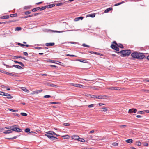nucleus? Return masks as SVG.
Returning a JSON list of instances; mask_svg holds the SVG:
<instances>
[{"instance_id": "6ab92c4d", "label": "nucleus", "mask_w": 149, "mask_h": 149, "mask_svg": "<svg viewBox=\"0 0 149 149\" xmlns=\"http://www.w3.org/2000/svg\"><path fill=\"white\" fill-rule=\"evenodd\" d=\"M39 9H40V7L32 9V11L33 12H35L39 10Z\"/></svg>"}, {"instance_id": "79ce46f5", "label": "nucleus", "mask_w": 149, "mask_h": 149, "mask_svg": "<svg viewBox=\"0 0 149 149\" xmlns=\"http://www.w3.org/2000/svg\"><path fill=\"white\" fill-rule=\"evenodd\" d=\"M45 136H47V137L48 138H49L50 139H51V138H52V136H50V135H48V134H45Z\"/></svg>"}, {"instance_id": "423d86ee", "label": "nucleus", "mask_w": 149, "mask_h": 149, "mask_svg": "<svg viewBox=\"0 0 149 149\" xmlns=\"http://www.w3.org/2000/svg\"><path fill=\"white\" fill-rule=\"evenodd\" d=\"M121 88L119 87H111L109 88H107V89L109 90H119Z\"/></svg>"}, {"instance_id": "72a5a7b5", "label": "nucleus", "mask_w": 149, "mask_h": 149, "mask_svg": "<svg viewBox=\"0 0 149 149\" xmlns=\"http://www.w3.org/2000/svg\"><path fill=\"white\" fill-rule=\"evenodd\" d=\"M124 3V1H122V2H120V3H116V4H115L114 6H118V5H120V4H122L123 3Z\"/></svg>"}, {"instance_id": "bb28decb", "label": "nucleus", "mask_w": 149, "mask_h": 149, "mask_svg": "<svg viewBox=\"0 0 149 149\" xmlns=\"http://www.w3.org/2000/svg\"><path fill=\"white\" fill-rule=\"evenodd\" d=\"M9 18V16L8 15L4 16L3 17H1V19H8Z\"/></svg>"}, {"instance_id": "13d9d810", "label": "nucleus", "mask_w": 149, "mask_h": 149, "mask_svg": "<svg viewBox=\"0 0 149 149\" xmlns=\"http://www.w3.org/2000/svg\"><path fill=\"white\" fill-rule=\"evenodd\" d=\"M34 48L36 49H42L41 47H35Z\"/></svg>"}, {"instance_id": "6e6d98bb", "label": "nucleus", "mask_w": 149, "mask_h": 149, "mask_svg": "<svg viewBox=\"0 0 149 149\" xmlns=\"http://www.w3.org/2000/svg\"><path fill=\"white\" fill-rule=\"evenodd\" d=\"M51 97V96L49 95H46L44 96L43 97L45 98H49Z\"/></svg>"}, {"instance_id": "864d4df0", "label": "nucleus", "mask_w": 149, "mask_h": 149, "mask_svg": "<svg viewBox=\"0 0 149 149\" xmlns=\"http://www.w3.org/2000/svg\"><path fill=\"white\" fill-rule=\"evenodd\" d=\"M82 46L83 47H89V46L88 45H87L85 43L83 44Z\"/></svg>"}, {"instance_id": "c85d7f7f", "label": "nucleus", "mask_w": 149, "mask_h": 149, "mask_svg": "<svg viewBox=\"0 0 149 149\" xmlns=\"http://www.w3.org/2000/svg\"><path fill=\"white\" fill-rule=\"evenodd\" d=\"M46 8V6H45L43 7H42L40 8V9H39L40 11L43 10L45 9Z\"/></svg>"}, {"instance_id": "a19ab883", "label": "nucleus", "mask_w": 149, "mask_h": 149, "mask_svg": "<svg viewBox=\"0 0 149 149\" xmlns=\"http://www.w3.org/2000/svg\"><path fill=\"white\" fill-rule=\"evenodd\" d=\"M141 144V143L139 141H137L136 142V145L137 146H140Z\"/></svg>"}, {"instance_id": "9d476101", "label": "nucleus", "mask_w": 149, "mask_h": 149, "mask_svg": "<svg viewBox=\"0 0 149 149\" xmlns=\"http://www.w3.org/2000/svg\"><path fill=\"white\" fill-rule=\"evenodd\" d=\"M125 52H126V56H128L131 53V51L130 50H125Z\"/></svg>"}, {"instance_id": "0eeeda50", "label": "nucleus", "mask_w": 149, "mask_h": 149, "mask_svg": "<svg viewBox=\"0 0 149 149\" xmlns=\"http://www.w3.org/2000/svg\"><path fill=\"white\" fill-rule=\"evenodd\" d=\"M118 53H120L121 54V56L122 57L126 56V52H125V50H122L120 52H118Z\"/></svg>"}, {"instance_id": "2f4dec72", "label": "nucleus", "mask_w": 149, "mask_h": 149, "mask_svg": "<svg viewBox=\"0 0 149 149\" xmlns=\"http://www.w3.org/2000/svg\"><path fill=\"white\" fill-rule=\"evenodd\" d=\"M33 16V15H29L26 16L23 18H26L29 17H32Z\"/></svg>"}, {"instance_id": "bf43d9fd", "label": "nucleus", "mask_w": 149, "mask_h": 149, "mask_svg": "<svg viewBox=\"0 0 149 149\" xmlns=\"http://www.w3.org/2000/svg\"><path fill=\"white\" fill-rule=\"evenodd\" d=\"M31 13V12L29 11H27L25 12V14L26 15H28Z\"/></svg>"}, {"instance_id": "603ef678", "label": "nucleus", "mask_w": 149, "mask_h": 149, "mask_svg": "<svg viewBox=\"0 0 149 149\" xmlns=\"http://www.w3.org/2000/svg\"><path fill=\"white\" fill-rule=\"evenodd\" d=\"M144 113V112L143 111H139L137 113L138 114H143Z\"/></svg>"}, {"instance_id": "dca6fc26", "label": "nucleus", "mask_w": 149, "mask_h": 149, "mask_svg": "<svg viewBox=\"0 0 149 149\" xmlns=\"http://www.w3.org/2000/svg\"><path fill=\"white\" fill-rule=\"evenodd\" d=\"M17 44L21 46L22 47L26 46V47H28L29 46V45H24L20 43H18Z\"/></svg>"}, {"instance_id": "1a4fd4ad", "label": "nucleus", "mask_w": 149, "mask_h": 149, "mask_svg": "<svg viewBox=\"0 0 149 149\" xmlns=\"http://www.w3.org/2000/svg\"><path fill=\"white\" fill-rule=\"evenodd\" d=\"M12 67H15L17 69H23V68L21 66L16 65H13L12 66Z\"/></svg>"}, {"instance_id": "2eb2a0df", "label": "nucleus", "mask_w": 149, "mask_h": 149, "mask_svg": "<svg viewBox=\"0 0 149 149\" xmlns=\"http://www.w3.org/2000/svg\"><path fill=\"white\" fill-rule=\"evenodd\" d=\"M83 18V17H77L75 18L74 19V20L75 21H77L79 20L80 19H81V20H82Z\"/></svg>"}, {"instance_id": "4468645a", "label": "nucleus", "mask_w": 149, "mask_h": 149, "mask_svg": "<svg viewBox=\"0 0 149 149\" xmlns=\"http://www.w3.org/2000/svg\"><path fill=\"white\" fill-rule=\"evenodd\" d=\"M14 62L15 63H18V64H20L22 66L24 67V64L21 62H18L14 60Z\"/></svg>"}, {"instance_id": "c9c22d12", "label": "nucleus", "mask_w": 149, "mask_h": 149, "mask_svg": "<svg viewBox=\"0 0 149 149\" xmlns=\"http://www.w3.org/2000/svg\"><path fill=\"white\" fill-rule=\"evenodd\" d=\"M78 140L81 142H85V140L84 139L82 138H80Z\"/></svg>"}, {"instance_id": "37998d69", "label": "nucleus", "mask_w": 149, "mask_h": 149, "mask_svg": "<svg viewBox=\"0 0 149 149\" xmlns=\"http://www.w3.org/2000/svg\"><path fill=\"white\" fill-rule=\"evenodd\" d=\"M21 114L23 116H27V114L25 113H21Z\"/></svg>"}, {"instance_id": "e433bc0d", "label": "nucleus", "mask_w": 149, "mask_h": 149, "mask_svg": "<svg viewBox=\"0 0 149 149\" xmlns=\"http://www.w3.org/2000/svg\"><path fill=\"white\" fill-rule=\"evenodd\" d=\"M7 98L8 99H11L12 98V97L11 96L10 94H8L7 96Z\"/></svg>"}, {"instance_id": "a211bd4d", "label": "nucleus", "mask_w": 149, "mask_h": 149, "mask_svg": "<svg viewBox=\"0 0 149 149\" xmlns=\"http://www.w3.org/2000/svg\"><path fill=\"white\" fill-rule=\"evenodd\" d=\"M112 9V8H109L107 9L104 11V13H107Z\"/></svg>"}, {"instance_id": "473e14b6", "label": "nucleus", "mask_w": 149, "mask_h": 149, "mask_svg": "<svg viewBox=\"0 0 149 149\" xmlns=\"http://www.w3.org/2000/svg\"><path fill=\"white\" fill-rule=\"evenodd\" d=\"M57 139H58V138L57 137L52 136L51 140L52 141H53Z\"/></svg>"}, {"instance_id": "ddd939ff", "label": "nucleus", "mask_w": 149, "mask_h": 149, "mask_svg": "<svg viewBox=\"0 0 149 149\" xmlns=\"http://www.w3.org/2000/svg\"><path fill=\"white\" fill-rule=\"evenodd\" d=\"M12 132L11 130H6L5 131L3 132V133L5 134H9Z\"/></svg>"}, {"instance_id": "aec40b11", "label": "nucleus", "mask_w": 149, "mask_h": 149, "mask_svg": "<svg viewBox=\"0 0 149 149\" xmlns=\"http://www.w3.org/2000/svg\"><path fill=\"white\" fill-rule=\"evenodd\" d=\"M21 89L22 90H23V91H24L25 92H29V90L26 89V88L25 87H21Z\"/></svg>"}, {"instance_id": "20e7f679", "label": "nucleus", "mask_w": 149, "mask_h": 149, "mask_svg": "<svg viewBox=\"0 0 149 149\" xmlns=\"http://www.w3.org/2000/svg\"><path fill=\"white\" fill-rule=\"evenodd\" d=\"M104 96H102V95H92V96H91V98H96V99H104L103 97Z\"/></svg>"}, {"instance_id": "4c0bfd02", "label": "nucleus", "mask_w": 149, "mask_h": 149, "mask_svg": "<svg viewBox=\"0 0 149 149\" xmlns=\"http://www.w3.org/2000/svg\"><path fill=\"white\" fill-rule=\"evenodd\" d=\"M102 109H103V110H101L102 111L105 112L107 111L108 110L107 108L106 107L103 108H102Z\"/></svg>"}, {"instance_id": "e2e57ef3", "label": "nucleus", "mask_w": 149, "mask_h": 149, "mask_svg": "<svg viewBox=\"0 0 149 149\" xmlns=\"http://www.w3.org/2000/svg\"><path fill=\"white\" fill-rule=\"evenodd\" d=\"M113 145L114 146H116L118 145V144L117 143L115 142L113 143Z\"/></svg>"}, {"instance_id": "5701e85b", "label": "nucleus", "mask_w": 149, "mask_h": 149, "mask_svg": "<svg viewBox=\"0 0 149 149\" xmlns=\"http://www.w3.org/2000/svg\"><path fill=\"white\" fill-rule=\"evenodd\" d=\"M88 16H90L91 17H94L95 16V14L94 13L92 14H89L87 15V17Z\"/></svg>"}, {"instance_id": "8fccbe9b", "label": "nucleus", "mask_w": 149, "mask_h": 149, "mask_svg": "<svg viewBox=\"0 0 149 149\" xmlns=\"http://www.w3.org/2000/svg\"><path fill=\"white\" fill-rule=\"evenodd\" d=\"M8 75H10V76H14V77H15V76H16V75H15L14 74H13V73H9Z\"/></svg>"}, {"instance_id": "052dcab7", "label": "nucleus", "mask_w": 149, "mask_h": 149, "mask_svg": "<svg viewBox=\"0 0 149 149\" xmlns=\"http://www.w3.org/2000/svg\"><path fill=\"white\" fill-rule=\"evenodd\" d=\"M15 59H17L18 58H21V56H15Z\"/></svg>"}, {"instance_id": "0e129e2a", "label": "nucleus", "mask_w": 149, "mask_h": 149, "mask_svg": "<svg viewBox=\"0 0 149 149\" xmlns=\"http://www.w3.org/2000/svg\"><path fill=\"white\" fill-rule=\"evenodd\" d=\"M120 127H126V125H120Z\"/></svg>"}, {"instance_id": "b1692460", "label": "nucleus", "mask_w": 149, "mask_h": 149, "mask_svg": "<svg viewBox=\"0 0 149 149\" xmlns=\"http://www.w3.org/2000/svg\"><path fill=\"white\" fill-rule=\"evenodd\" d=\"M53 131H48V132H46V133L45 134H49V135H53Z\"/></svg>"}, {"instance_id": "de8ad7c7", "label": "nucleus", "mask_w": 149, "mask_h": 149, "mask_svg": "<svg viewBox=\"0 0 149 149\" xmlns=\"http://www.w3.org/2000/svg\"><path fill=\"white\" fill-rule=\"evenodd\" d=\"M86 96L89 97H91V96H92V95L86 94Z\"/></svg>"}, {"instance_id": "cd10ccee", "label": "nucleus", "mask_w": 149, "mask_h": 149, "mask_svg": "<svg viewBox=\"0 0 149 149\" xmlns=\"http://www.w3.org/2000/svg\"><path fill=\"white\" fill-rule=\"evenodd\" d=\"M64 139H68L69 138L70 136L68 135H64L62 136Z\"/></svg>"}, {"instance_id": "f704fd0d", "label": "nucleus", "mask_w": 149, "mask_h": 149, "mask_svg": "<svg viewBox=\"0 0 149 149\" xmlns=\"http://www.w3.org/2000/svg\"><path fill=\"white\" fill-rule=\"evenodd\" d=\"M8 109L10 111L12 112H16L18 111V110H13V109H9V108Z\"/></svg>"}, {"instance_id": "a878e982", "label": "nucleus", "mask_w": 149, "mask_h": 149, "mask_svg": "<svg viewBox=\"0 0 149 149\" xmlns=\"http://www.w3.org/2000/svg\"><path fill=\"white\" fill-rule=\"evenodd\" d=\"M72 86H74L75 87H78V84H74V83H71L70 84Z\"/></svg>"}, {"instance_id": "4d7b16f0", "label": "nucleus", "mask_w": 149, "mask_h": 149, "mask_svg": "<svg viewBox=\"0 0 149 149\" xmlns=\"http://www.w3.org/2000/svg\"><path fill=\"white\" fill-rule=\"evenodd\" d=\"M94 105L93 104H91L88 105V107L89 108H91V107H94Z\"/></svg>"}, {"instance_id": "a18cd8bd", "label": "nucleus", "mask_w": 149, "mask_h": 149, "mask_svg": "<svg viewBox=\"0 0 149 149\" xmlns=\"http://www.w3.org/2000/svg\"><path fill=\"white\" fill-rule=\"evenodd\" d=\"M12 127H10V126H8V127H5V128L6 129H8L9 130H11V129H12Z\"/></svg>"}, {"instance_id": "3c124183", "label": "nucleus", "mask_w": 149, "mask_h": 149, "mask_svg": "<svg viewBox=\"0 0 149 149\" xmlns=\"http://www.w3.org/2000/svg\"><path fill=\"white\" fill-rule=\"evenodd\" d=\"M21 29V28L20 27H17L15 29V30L17 31L20 30Z\"/></svg>"}, {"instance_id": "412c9836", "label": "nucleus", "mask_w": 149, "mask_h": 149, "mask_svg": "<svg viewBox=\"0 0 149 149\" xmlns=\"http://www.w3.org/2000/svg\"><path fill=\"white\" fill-rule=\"evenodd\" d=\"M125 141L128 143H131L133 141V140L132 139H128L126 140Z\"/></svg>"}, {"instance_id": "5fc2aeb1", "label": "nucleus", "mask_w": 149, "mask_h": 149, "mask_svg": "<svg viewBox=\"0 0 149 149\" xmlns=\"http://www.w3.org/2000/svg\"><path fill=\"white\" fill-rule=\"evenodd\" d=\"M5 94V93L2 91H0V95H4Z\"/></svg>"}, {"instance_id": "69168bd1", "label": "nucleus", "mask_w": 149, "mask_h": 149, "mask_svg": "<svg viewBox=\"0 0 149 149\" xmlns=\"http://www.w3.org/2000/svg\"><path fill=\"white\" fill-rule=\"evenodd\" d=\"M50 103L52 104H56L58 103V102H50Z\"/></svg>"}, {"instance_id": "f3484780", "label": "nucleus", "mask_w": 149, "mask_h": 149, "mask_svg": "<svg viewBox=\"0 0 149 149\" xmlns=\"http://www.w3.org/2000/svg\"><path fill=\"white\" fill-rule=\"evenodd\" d=\"M55 6V5L54 4H50L47 5V6H46V8H49Z\"/></svg>"}, {"instance_id": "7ed1b4c3", "label": "nucleus", "mask_w": 149, "mask_h": 149, "mask_svg": "<svg viewBox=\"0 0 149 149\" xmlns=\"http://www.w3.org/2000/svg\"><path fill=\"white\" fill-rule=\"evenodd\" d=\"M17 126L15 125L14 126H13L11 130L16 132H21L22 129L17 127Z\"/></svg>"}, {"instance_id": "f03ea898", "label": "nucleus", "mask_w": 149, "mask_h": 149, "mask_svg": "<svg viewBox=\"0 0 149 149\" xmlns=\"http://www.w3.org/2000/svg\"><path fill=\"white\" fill-rule=\"evenodd\" d=\"M118 44L115 41H114L112 44L111 47L113 49L118 51L119 50V48L118 47Z\"/></svg>"}, {"instance_id": "f8f14e48", "label": "nucleus", "mask_w": 149, "mask_h": 149, "mask_svg": "<svg viewBox=\"0 0 149 149\" xmlns=\"http://www.w3.org/2000/svg\"><path fill=\"white\" fill-rule=\"evenodd\" d=\"M55 44L54 43H47L45 44V45L46 46H51L54 45Z\"/></svg>"}, {"instance_id": "ea45409f", "label": "nucleus", "mask_w": 149, "mask_h": 149, "mask_svg": "<svg viewBox=\"0 0 149 149\" xmlns=\"http://www.w3.org/2000/svg\"><path fill=\"white\" fill-rule=\"evenodd\" d=\"M17 136H14L13 137V138H7V139H15L17 138Z\"/></svg>"}, {"instance_id": "09e8293b", "label": "nucleus", "mask_w": 149, "mask_h": 149, "mask_svg": "<svg viewBox=\"0 0 149 149\" xmlns=\"http://www.w3.org/2000/svg\"><path fill=\"white\" fill-rule=\"evenodd\" d=\"M63 125L65 126H69L70 124L69 123H65L63 124Z\"/></svg>"}, {"instance_id": "c03bdc74", "label": "nucleus", "mask_w": 149, "mask_h": 149, "mask_svg": "<svg viewBox=\"0 0 149 149\" xmlns=\"http://www.w3.org/2000/svg\"><path fill=\"white\" fill-rule=\"evenodd\" d=\"M66 56H72V57H76L77 56L74 55H70L69 54H67Z\"/></svg>"}, {"instance_id": "393cba45", "label": "nucleus", "mask_w": 149, "mask_h": 149, "mask_svg": "<svg viewBox=\"0 0 149 149\" xmlns=\"http://www.w3.org/2000/svg\"><path fill=\"white\" fill-rule=\"evenodd\" d=\"M49 85L52 87H54L56 88L57 87V86L56 85H54L52 84H49Z\"/></svg>"}, {"instance_id": "680f3d73", "label": "nucleus", "mask_w": 149, "mask_h": 149, "mask_svg": "<svg viewBox=\"0 0 149 149\" xmlns=\"http://www.w3.org/2000/svg\"><path fill=\"white\" fill-rule=\"evenodd\" d=\"M143 91L146 93H149V90H143Z\"/></svg>"}, {"instance_id": "9b49d317", "label": "nucleus", "mask_w": 149, "mask_h": 149, "mask_svg": "<svg viewBox=\"0 0 149 149\" xmlns=\"http://www.w3.org/2000/svg\"><path fill=\"white\" fill-rule=\"evenodd\" d=\"M72 138L73 139L78 140L79 139V137L77 135H74L72 136Z\"/></svg>"}, {"instance_id": "338daca9", "label": "nucleus", "mask_w": 149, "mask_h": 149, "mask_svg": "<svg viewBox=\"0 0 149 149\" xmlns=\"http://www.w3.org/2000/svg\"><path fill=\"white\" fill-rule=\"evenodd\" d=\"M23 54L25 56H27L28 55V54L27 52H24Z\"/></svg>"}, {"instance_id": "c756f323", "label": "nucleus", "mask_w": 149, "mask_h": 149, "mask_svg": "<svg viewBox=\"0 0 149 149\" xmlns=\"http://www.w3.org/2000/svg\"><path fill=\"white\" fill-rule=\"evenodd\" d=\"M78 87H79V88H85V86H83L82 85H81V84H79L78 86Z\"/></svg>"}, {"instance_id": "7c9ffc66", "label": "nucleus", "mask_w": 149, "mask_h": 149, "mask_svg": "<svg viewBox=\"0 0 149 149\" xmlns=\"http://www.w3.org/2000/svg\"><path fill=\"white\" fill-rule=\"evenodd\" d=\"M118 47H119L121 48H123V45L121 44H118Z\"/></svg>"}, {"instance_id": "774afa93", "label": "nucleus", "mask_w": 149, "mask_h": 149, "mask_svg": "<svg viewBox=\"0 0 149 149\" xmlns=\"http://www.w3.org/2000/svg\"><path fill=\"white\" fill-rule=\"evenodd\" d=\"M143 81V82H149V80L147 79H144Z\"/></svg>"}, {"instance_id": "49530a36", "label": "nucleus", "mask_w": 149, "mask_h": 149, "mask_svg": "<svg viewBox=\"0 0 149 149\" xmlns=\"http://www.w3.org/2000/svg\"><path fill=\"white\" fill-rule=\"evenodd\" d=\"M30 8V6H25L24 7V9H28Z\"/></svg>"}, {"instance_id": "4be33fe9", "label": "nucleus", "mask_w": 149, "mask_h": 149, "mask_svg": "<svg viewBox=\"0 0 149 149\" xmlns=\"http://www.w3.org/2000/svg\"><path fill=\"white\" fill-rule=\"evenodd\" d=\"M17 13H15L14 14H10V17H17Z\"/></svg>"}, {"instance_id": "6e6552de", "label": "nucleus", "mask_w": 149, "mask_h": 149, "mask_svg": "<svg viewBox=\"0 0 149 149\" xmlns=\"http://www.w3.org/2000/svg\"><path fill=\"white\" fill-rule=\"evenodd\" d=\"M42 90H36L35 91H33L31 93L32 94H37L41 92L42 91Z\"/></svg>"}, {"instance_id": "f257e3e1", "label": "nucleus", "mask_w": 149, "mask_h": 149, "mask_svg": "<svg viewBox=\"0 0 149 149\" xmlns=\"http://www.w3.org/2000/svg\"><path fill=\"white\" fill-rule=\"evenodd\" d=\"M131 56L132 58L138 60L143 59L145 57L143 53L137 52L132 53Z\"/></svg>"}, {"instance_id": "39448f33", "label": "nucleus", "mask_w": 149, "mask_h": 149, "mask_svg": "<svg viewBox=\"0 0 149 149\" xmlns=\"http://www.w3.org/2000/svg\"><path fill=\"white\" fill-rule=\"evenodd\" d=\"M137 110L136 109L132 108L130 109L128 111V113H135L136 112Z\"/></svg>"}, {"instance_id": "58836bf2", "label": "nucleus", "mask_w": 149, "mask_h": 149, "mask_svg": "<svg viewBox=\"0 0 149 149\" xmlns=\"http://www.w3.org/2000/svg\"><path fill=\"white\" fill-rule=\"evenodd\" d=\"M30 131V129L29 128H27L25 130V131L27 133L29 132Z\"/></svg>"}]
</instances>
